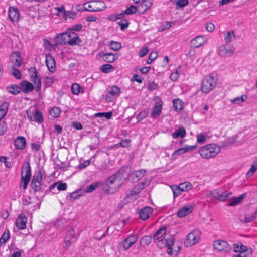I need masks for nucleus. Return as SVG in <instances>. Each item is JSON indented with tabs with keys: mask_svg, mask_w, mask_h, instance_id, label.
<instances>
[{
	"mask_svg": "<svg viewBox=\"0 0 257 257\" xmlns=\"http://www.w3.org/2000/svg\"><path fill=\"white\" fill-rule=\"evenodd\" d=\"M131 173V169L128 167H123L119 169L117 172V177L115 175L112 176L108 178L106 183L102 185V189L106 194H113L120 187L121 183H119L117 187L113 185V184L117 179L125 180L127 179Z\"/></svg>",
	"mask_w": 257,
	"mask_h": 257,
	"instance_id": "1",
	"label": "nucleus"
},
{
	"mask_svg": "<svg viewBox=\"0 0 257 257\" xmlns=\"http://www.w3.org/2000/svg\"><path fill=\"white\" fill-rule=\"evenodd\" d=\"M219 151V147L214 144H210L201 147L199 152L202 158L209 159L214 157Z\"/></svg>",
	"mask_w": 257,
	"mask_h": 257,
	"instance_id": "2",
	"label": "nucleus"
},
{
	"mask_svg": "<svg viewBox=\"0 0 257 257\" xmlns=\"http://www.w3.org/2000/svg\"><path fill=\"white\" fill-rule=\"evenodd\" d=\"M31 176V171L30 163L26 162L22 168L21 172V185L24 189L27 187Z\"/></svg>",
	"mask_w": 257,
	"mask_h": 257,
	"instance_id": "3",
	"label": "nucleus"
},
{
	"mask_svg": "<svg viewBox=\"0 0 257 257\" xmlns=\"http://www.w3.org/2000/svg\"><path fill=\"white\" fill-rule=\"evenodd\" d=\"M216 81L211 76H207L203 78L201 83V90L205 93L212 90L216 86Z\"/></svg>",
	"mask_w": 257,
	"mask_h": 257,
	"instance_id": "4",
	"label": "nucleus"
},
{
	"mask_svg": "<svg viewBox=\"0 0 257 257\" xmlns=\"http://www.w3.org/2000/svg\"><path fill=\"white\" fill-rule=\"evenodd\" d=\"M174 238L173 236L169 239H162L158 241L157 246L160 248L167 247L168 254L171 255L173 253L172 247L174 244Z\"/></svg>",
	"mask_w": 257,
	"mask_h": 257,
	"instance_id": "5",
	"label": "nucleus"
},
{
	"mask_svg": "<svg viewBox=\"0 0 257 257\" xmlns=\"http://www.w3.org/2000/svg\"><path fill=\"white\" fill-rule=\"evenodd\" d=\"M210 194L214 198L219 201H223L230 195L232 194L231 192H227L219 189H215L210 192Z\"/></svg>",
	"mask_w": 257,
	"mask_h": 257,
	"instance_id": "6",
	"label": "nucleus"
},
{
	"mask_svg": "<svg viewBox=\"0 0 257 257\" xmlns=\"http://www.w3.org/2000/svg\"><path fill=\"white\" fill-rule=\"evenodd\" d=\"M199 240L200 237L197 231L193 230L187 235L184 244L186 247L191 246L197 243Z\"/></svg>",
	"mask_w": 257,
	"mask_h": 257,
	"instance_id": "7",
	"label": "nucleus"
},
{
	"mask_svg": "<svg viewBox=\"0 0 257 257\" xmlns=\"http://www.w3.org/2000/svg\"><path fill=\"white\" fill-rule=\"evenodd\" d=\"M138 238V235L137 234H132L127 237L122 241L120 245L121 246L122 248L124 250H126L130 248L133 244H134Z\"/></svg>",
	"mask_w": 257,
	"mask_h": 257,
	"instance_id": "8",
	"label": "nucleus"
},
{
	"mask_svg": "<svg viewBox=\"0 0 257 257\" xmlns=\"http://www.w3.org/2000/svg\"><path fill=\"white\" fill-rule=\"evenodd\" d=\"M33 72L30 76L31 80L35 85L34 88L37 92H40L41 88V81L40 77L38 76L37 72L35 68H32Z\"/></svg>",
	"mask_w": 257,
	"mask_h": 257,
	"instance_id": "9",
	"label": "nucleus"
},
{
	"mask_svg": "<svg viewBox=\"0 0 257 257\" xmlns=\"http://www.w3.org/2000/svg\"><path fill=\"white\" fill-rule=\"evenodd\" d=\"M213 247L219 251H229L230 249V245L226 241L223 240H216L214 242Z\"/></svg>",
	"mask_w": 257,
	"mask_h": 257,
	"instance_id": "10",
	"label": "nucleus"
},
{
	"mask_svg": "<svg viewBox=\"0 0 257 257\" xmlns=\"http://www.w3.org/2000/svg\"><path fill=\"white\" fill-rule=\"evenodd\" d=\"M234 47H231L227 49L224 45L220 46L218 50V54L222 57H227L231 56L234 52Z\"/></svg>",
	"mask_w": 257,
	"mask_h": 257,
	"instance_id": "11",
	"label": "nucleus"
},
{
	"mask_svg": "<svg viewBox=\"0 0 257 257\" xmlns=\"http://www.w3.org/2000/svg\"><path fill=\"white\" fill-rule=\"evenodd\" d=\"M90 2L94 12L101 11L106 8V4L102 1L95 0Z\"/></svg>",
	"mask_w": 257,
	"mask_h": 257,
	"instance_id": "12",
	"label": "nucleus"
},
{
	"mask_svg": "<svg viewBox=\"0 0 257 257\" xmlns=\"http://www.w3.org/2000/svg\"><path fill=\"white\" fill-rule=\"evenodd\" d=\"M27 222V217L24 214L22 213L18 216L15 224L19 229H23L26 227V223Z\"/></svg>",
	"mask_w": 257,
	"mask_h": 257,
	"instance_id": "13",
	"label": "nucleus"
},
{
	"mask_svg": "<svg viewBox=\"0 0 257 257\" xmlns=\"http://www.w3.org/2000/svg\"><path fill=\"white\" fill-rule=\"evenodd\" d=\"M21 90L25 94L32 92L34 89V85L30 82L24 80L20 83Z\"/></svg>",
	"mask_w": 257,
	"mask_h": 257,
	"instance_id": "14",
	"label": "nucleus"
},
{
	"mask_svg": "<svg viewBox=\"0 0 257 257\" xmlns=\"http://www.w3.org/2000/svg\"><path fill=\"white\" fill-rule=\"evenodd\" d=\"M20 14L18 9L16 7H10L9 10V17L12 22L18 21L19 19Z\"/></svg>",
	"mask_w": 257,
	"mask_h": 257,
	"instance_id": "15",
	"label": "nucleus"
},
{
	"mask_svg": "<svg viewBox=\"0 0 257 257\" xmlns=\"http://www.w3.org/2000/svg\"><path fill=\"white\" fill-rule=\"evenodd\" d=\"M205 42L204 37L199 36L193 39L190 42V46L194 48H198L203 45Z\"/></svg>",
	"mask_w": 257,
	"mask_h": 257,
	"instance_id": "16",
	"label": "nucleus"
},
{
	"mask_svg": "<svg viewBox=\"0 0 257 257\" xmlns=\"http://www.w3.org/2000/svg\"><path fill=\"white\" fill-rule=\"evenodd\" d=\"M70 33H63L57 36L56 41L59 44H68L70 40Z\"/></svg>",
	"mask_w": 257,
	"mask_h": 257,
	"instance_id": "17",
	"label": "nucleus"
},
{
	"mask_svg": "<svg viewBox=\"0 0 257 257\" xmlns=\"http://www.w3.org/2000/svg\"><path fill=\"white\" fill-rule=\"evenodd\" d=\"M11 61L14 66L19 67L21 65V57L18 52H14L10 55Z\"/></svg>",
	"mask_w": 257,
	"mask_h": 257,
	"instance_id": "18",
	"label": "nucleus"
},
{
	"mask_svg": "<svg viewBox=\"0 0 257 257\" xmlns=\"http://www.w3.org/2000/svg\"><path fill=\"white\" fill-rule=\"evenodd\" d=\"M193 210V205H189L183 206L177 212V215L179 217H183L191 213Z\"/></svg>",
	"mask_w": 257,
	"mask_h": 257,
	"instance_id": "19",
	"label": "nucleus"
},
{
	"mask_svg": "<svg viewBox=\"0 0 257 257\" xmlns=\"http://www.w3.org/2000/svg\"><path fill=\"white\" fill-rule=\"evenodd\" d=\"M46 64L48 70L53 72L55 70V61L54 57L48 54L46 57Z\"/></svg>",
	"mask_w": 257,
	"mask_h": 257,
	"instance_id": "20",
	"label": "nucleus"
},
{
	"mask_svg": "<svg viewBox=\"0 0 257 257\" xmlns=\"http://www.w3.org/2000/svg\"><path fill=\"white\" fill-rule=\"evenodd\" d=\"M150 181V179H147L145 180L144 182H143L142 183H139L137 184L133 188V190H131V193L135 192L136 194H138L142 190L149 185ZM132 194H131V195H132Z\"/></svg>",
	"mask_w": 257,
	"mask_h": 257,
	"instance_id": "21",
	"label": "nucleus"
},
{
	"mask_svg": "<svg viewBox=\"0 0 257 257\" xmlns=\"http://www.w3.org/2000/svg\"><path fill=\"white\" fill-rule=\"evenodd\" d=\"M153 209L151 207L146 206L144 207L139 212V217L143 220L148 219L152 213Z\"/></svg>",
	"mask_w": 257,
	"mask_h": 257,
	"instance_id": "22",
	"label": "nucleus"
},
{
	"mask_svg": "<svg viewBox=\"0 0 257 257\" xmlns=\"http://www.w3.org/2000/svg\"><path fill=\"white\" fill-rule=\"evenodd\" d=\"M153 3V0H142L139 7L142 10V13H144L148 11L152 7Z\"/></svg>",
	"mask_w": 257,
	"mask_h": 257,
	"instance_id": "23",
	"label": "nucleus"
},
{
	"mask_svg": "<svg viewBox=\"0 0 257 257\" xmlns=\"http://www.w3.org/2000/svg\"><path fill=\"white\" fill-rule=\"evenodd\" d=\"M26 140L23 137H18L14 141L15 147L17 149H23L26 146Z\"/></svg>",
	"mask_w": 257,
	"mask_h": 257,
	"instance_id": "24",
	"label": "nucleus"
},
{
	"mask_svg": "<svg viewBox=\"0 0 257 257\" xmlns=\"http://www.w3.org/2000/svg\"><path fill=\"white\" fill-rule=\"evenodd\" d=\"M167 228L165 226H163L155 232L153 236V240L156 241L162 237L166 232Z\"/></svg>",
	"mask_w": 257,
	"mask_h": 257,
	"instance_id": "25",
	"label": "nucleus"
},
{
	"mask_svg": "<svg viewBox=\"0 0 257 257\" xmlns=\"http://www.w3.org/2000/svg\"><path fill=\"white\" fill-rule=\"evenodd\" d=\"M186 134L185 128L183 126H180L175 132L173 133L172 136L174 138H177L178 137L183 138L185 136Z\"/></svg>",
	"mask_w": 257,
	"mask_h": 257,
	"instance_id": "26",
	"label": "nucleus"
},
{
	"mask_svg": "<svg viewBox=\"0 0 257 257\" xmlns=\"http://www.w3.org/2000/svg\"><path fill=\"white\" fill-rule=\"evenodd\" d=\"M162 102L160 103H156L155 104V106L154 107L153 110L151 112V116L153 117H156L158 116L161 111L162 109Z\"/></svg>",
	"mask_w": 257,
	"mask_h": 257,
	"instance_id": "27",
	"label": "nucleus"
},
{
	"mask_svg": "<svg viewBox=\"0 0 257 257\" xmlns=\"http://www.w3.org/2000/svg\"><path fill=\"white\" fill-rule=\"evenodd\" d=\"M7 89L9 93L14 95H17L20 92L21 87L20 85L18 86L17 85H12L11 86H8Z\"/></svg>",
	"mask_w": 257,
	"mask_h": 257,
	"instance_id": "28",
	"label": "nucleus"
},
{
	"mask_svg": "<svg viewBox=\"0 0 257 257\" xmlns=\"http://www.w3.org/2000/svg\"><path fill=\"white\" fill-rule=\"evenodd\" d=\"M70 40L68 42V44L70 45H78L79 46H82V44L80 43H78L77 40L79 39V37L77 36V34L75 33H70Z\"/></svg>",
	"mask_w": 257,
	"mask_h": 257,
	"instance_id": "29",
	"label": "nucleus"
},
{
	"mask_svg": "<svg viewBox=\"0 0 257 257\" xmlns=\"http://www.w3.org/2000/svg\"><path fill=\"white\" fill-rule=\"evenodd\" d=\"M9 107L8 103L5 102L0 106V120L2 119L6 115Z\"/></svg>",
	"mask_w": 257,
	"mask_h": 257,
	"instance_id": "30",
	"label": "nucleus"
},
{
	"mask_svg": "<svg viewBox=\"0 0 257 257\" xmlns=\"http://www.w3.org/2000/svg\"><path fill=\"white\" fill-rule=\"evenodd\" d=\"M173 104L174 110L176 111H180L182 109L183 103L179 98L173 100Z\"/></svg>",
	"mask_w": 257,
	"mask_h": 257,
	"instance_id": "31",
	"label": "nucleus"
},
{
	"mask_svg": "<svg viewBox=\"0 0 257 257\" xmlns=\"http://www.w3.org/2000/svg\"><path fill=\"white\" fill-rule=\"evenodd\" d=\"M245 196V195L244 194H242L237 197L234 198L232 200L230 201L228 205L231 206L236 205L242 201Z\"/></svg>",
	"mask_w": 257,
	"mask_h": 257,
	"instance_id": "32",
	"label": "nucleus"
},
{
	"mask_svg": "<svg viewBox=\"0 0 257 257\" xmlns=\"http://www.w3.org/2000/svg\"><path fill=\"white\" fill-rule=\"evenodd\" d=\"M71 91L74 95H78L80 92H83L84 89L81 87L77 83H74L72 84L71 88Z\"/></svg>",
	"mask_w": 257,
	"mask_h": 257,
	"instance_id": "33",
	"label": "nucleus"
},
{
	"mask_svg": "<svg viewBox=\"0 0 257 257\" xmlns=\"http://www.w3.org/2000/svg\"><path fill=\"white\" fill-rule=\"evenodd\" d=\"M103 60L108 63H112L115 60V56L110 53H102Z\"/></svg>",
	"mask_w": 257,
	"mask_h": 257,
	"instance_id": "34",
	"label": "nucleus"
},
{
	"mask_svg": "<svg viewBox=\"0 0 257 257\" xmlns=\"http://www.w3.org/2000/svg\"><path fill=\"white\" fill-rule=\"evenodd\" d=\"M224 39H225V41L228 43L234 41L236 39V37L234 33V31H228L227 32L226 35L225 36Z\"/></svg>",
	"mask_w": 257,
	"mask_h": 257,
	"instance_id": "35",
	"label": "nucleus"
},
{
	"mask_svg": "<svg viewBox=\"0 0 257 257\" xmlns=\"http://www.w3.org/2000/svg\"><path fill=\"white\" fill-rule=\"evenodd\" d=\"M233 247L234 251L235 252L244 253L247 250V248L245 246L242 245V244H240V245L234 244L233 245Z\"/></svg>",
	"mask_w": 257,
	"mask_h": 257,
	"instance_id": "36",
	"label": "nucleus"
},
{
	"mask_svg": "<svg viewBox=\"0 0 257 257\" xmlns=\"http://www.w3.org/2000/svg\"><path fill=\"white\" fill-rule=\"evenodd\" d=\"M179 186L182 191H187L191 190L192 188L191 183L188 182L181 183L179 185Z\"/></svg>",
	"mask_w": 257,
	"mask_h": 257,
	"instance_id": "37",
	"label": "nucleus"
},
{
	"mask_svg": "<svg viewBox=\"0 0 257 257\" xmlns=\"http://www.w3.org/2000/svg\"><path fill=\"white\" fill-rule=\"evenodd\" d=\"M61 112L59 108L53 107L50 110V114L54 118H57L60 116Z\"/></svg>",
	"mask_w": 257,
	"mask_h": 257,
	"instance_id": "38",
	"label": "nucleus"
},
{
	"mask_svg": "<svg viewBox=\"0 0 257 257\" xmlns=\"http://www.w3.org/2000/svg\"><path fill=\"white\" fill-rule=\"evenodd\" d=\"M100 70L104 73H108L112 72L114 70V68L110 64H104L100 67Z\"/></svg>",
	"mask_w": 257,
	"mask_h": 257,
	"instance_id": "39",
	"label": "nucleus"
},
{
	"mask_svg": "<svg viewBox=\"0 0 257 257\" xmlns=\"http://www.w3.org/2000/svg\"><path fill=\"white\" fill-rule=\"evenodd\" d=\"M108 93L113 96H118L120 93V90L117 86L114 85L111 87Z\"/></svg>",
	"mask_w": 257,
	"mask_h": 257,
	"instance_id": "40",
	"label": "nucleus"
},
{
	"mask_svg": "<svg viewBox=\"0 0 257 257\" xmlns=\"http://www.w3.org/2000/svg\"><path fill=\"white\" fill-rule=\"evenodd\" d=\"M111 49L114 51H118L121 48V45L119 42L111 41L109 42Z\"/></svg>",
	"mask_w": 257,
	"mask_h": 257,
	"instance_id": "41",
	"label": "nucleus"
},
{
	"mask_svg": "<svg viewBox=\"0 0 257 257\" xmlns=\"http://www.w3.org/2000/svg\"><path fill=\"white\" fill-rule=\"evenodd\" d=\"M100 184V183H94L89 185L86 189L85 192L86 193L91 192L95 190Z\"/></svg>",
	"mask_w": 257,
	"mask_h": 257,
	"instance_id": "42",
	"label": "nucleus"
},
{
	"mask_svg": "<svg viewBox=\"0 0 257 257\" xmlns=\"http://www.w3.org/2000/svg\"><path fill=\"white\" fill-rule=\"evenodd\" d=\"M63 17L65 20H66L67 18L74 19L76 17V13L73 11H66L63 14Z\"/></svg>",
	"mask_w": 257,
	"mask_h": 257,
	"instance_id": "43",
	"label": "nucleus"
},
{
	"mask_svg": "<svg viewBox=\"0 0 257 257\" xmlns=\"http://www.w3.org/2000/svg\"><path fill=\"white\" fill-rule=\"evenodd\" d=\"M12 70H13V72L11 73V74L13 75L16 79H20L22 77V74L21 71L16 68L15 67H12Z\"/></svg>",
	"mask_w": 257,
	"mask_h": 257,
	"instance_id": "44",
	"label": "nucleus"
},
{
	"mask_svg": "<svg viewBox=\"0 0 257 257\" xmlns=\"http://www.w3.org/2000/svg\"><path fill=\"white\" fill-rule=\"evenodd\" d=\"M138 9V8L137 7L134 5H131L128 8L126 9L124 11V14H125V15L135 14L137 12Z\"/></svg>",
	"mask_w": 257,
	"mask_h": 257,
	"instance_id": "45",
	"label": "nucleus"
},
{
	"mask_svg": "<svg viewBox=\"0 0 257 257\" xmlns=\"http://www.w3.org/2000/svg\"><path fill=\"white\" fill-rule=\"evenodd\" d=\"M9 231L8 230H6L2 235L1 238H0V245L3 243H5L7 240L9 239Z\"/></svg>",
	"mask_w": 257,
	"mask_h": 257,
	"instance_id": "46",
	"label": "nucleus"
},
{
	"mask_svg": "<svg viewBox=\"0 0 257 257\" xmlns=\"http://www.w3.org/2000/svg\"><path fill=\"white\" fill-rule=\"evenodd\" d=\"M33 118L34 120L39 123L43 121V116L38 110L36 111L35 114L33 115Z\"/></svg>",
	"mask_w": 257,
	"mask_h": 257,
	"instance_id": "47",
	"label": "nucleus"
},
{
	"mask_svg": "<svg viewBox=\"0 0 257 257\" xmlns=\"http://www.w3.org/2000/svg\"><path fill=\"white\" fill-rule=\"evenodd\" d=\"M257 170V164H252L251 168L246 174L247 178H250Z\"/></svg>",
	"mask_w": 257,
	"mask_h": 257,
	"instance_id": "48",
	"label": "nucleus"
},
{
	"mask_svg": "<svg viewBox=\"0 0 257 257\" xmlns=\"http://www.w3.org/2000/svg\"><path fill=\"white\" fill-rule=\"evenodd\" d=\"M152 240V236L150 235L145 236L141 239V243L145 246L149 245Z\"/></svg>",
	"mask_w": 257,
	"mask_h": 257,
	"instance_id": "49",
	"label": "nucleus"
},
{
	"mask_svg": "<svg viewBox=\"0 0 257 257\" xmlns=\"http://www.w3.org/2000/svg\"><path fill=\"white\" fill-rule=\"evenodd\" d=\"M257 211L254 212L251 215L246 216L244 220L243 221L245 223H247L254 220L256 218Z\"/></svg>",
	"mask_w": 257,
	"mask_h": 257,
	"instance_id": "50",
	"label": "nucleus"
},
{
	"mask_svg": "<svg viewBox=\"0 0 257 257\" xmlns=\"http://www.w3.org/2000/svg\"><path fill=\"white\" fill-rule=\"evenodd\" d=\"M117 24L120 26L121 30H124L125 28H127L129 25V22L126 19H123Z\"/></svg>",
	"mask_w": 257,
	"mask_h": 257,
	"instance_id": "51",
	"label": "nucleus"
},
{
	"mask_svg": "<svg viewBox=\"0 0 257 257\" xmlns=\"http://www.w3.org/2000/svg\"><path fill=\"white\" fill-rule=\"evenodd\" d=\"M42 174L41 172H38L37 173L34 174L33 177V179L31 182H41L42 181Z\"/></svg>",
	"mask_w": 257,
	"mask_h": 257,
	"instance_id": "52",
	"label": "nucleus"
},
{
	"mask_svg": "<svg viewBox=\"0 0 257 257\" xmlns=\"http://www.w3.org/2000/svg\"><path fill=\"white\" fill-rule=\"evenodd\" d=\"M55 185L57 186V188L59 191H64L67 189V184L65 183H56L55 184L53 185L52 187H54Z\"/></svg>",
	"mask_w": 257,
	"mask_h": 257,
	"instance_id": "53",
	"label": "nucleus"
},
{
	"mask_svg": "<svg viewBox=\"0 0 257 257\" xmlns=\"http://www.w3.org/2000/svg\"><path fill=\"white\" fill-rule=\"evenodd\" d=\"M7 124L3 120H0V135H3L7 130Z\"/></svg>",
	"mask_w": 257,
	"mask_h": 257,
	"instance_id": "54",
	"label": "nucleus"
},
{
	"mask_svg": "<svg viewBox=\"0 0 257 257\" xmlns=\"http://www.w3.org/2000/svg\"><path fill=\"white\" fill-rule=\"evenodd\" d=\"M171 188L173 193L174 197L179 196L181 194V192H182L180 189L179 186L175 187L173 186Z\"/></svg>",
	"mask_w": 257,
	"mask_h": 257,
	"instance_id": "55",
	"label": "nucleus"
},
{
	"mask_svg": "<svg viewBox=\"0 0 257 257\" xmlns=\"http://www.w3.org/2000/svg\"><path fill=\"white\" fill-rule=\"evenodd\" d=\"M247 99V96L246 95H243L241 97H237L234 98L232 101L233 103L236 104H239L243 101H244Z\"/></svg>",
	"mask_w": 257,
	"mask_h": 257,
	"instance_id": "56",
	"label": "nucleus"
},
{
	"mask_svg": "<svg viewBox=\"0 0 257 257\" xmlns=\"http://www.w3.org/2000/svg\"><path fill=\"white\" fill-rule=\"evenodd\" d=\"M41 182H31V186L32 188L36 192L40 191L41 188Z\"/></svg>",
	"mask_w": 257,
	"mask_h": 257,
	"instance_id": "57",
	"label": "nucleus"
},
{
	"mask_svg": "<svg viewBox=\"0 0 257 257\" xmlns=\"http://www.w3.org/2000/svg\"><path fill=\"white\" fill-rule=\"evenodd\" d=\"M171 27V24L169 22H165L163 23L160 27L159 31L161 32L169 29Z\"/></svg>",
	"mask_w": 257,
	"mask_h": 257,
	"instance_id": "58",
	"label": "nucleus"
},
{
	"mask_svg": "<svg viewBox=\"0 0 257 257\" xmlns=\"http://www.w3.org/2000/svg\"><path fill=\"white\" fill-rule=\"evenodd\" d=\"M74 230L73 228H71L67 231L66 235L65 237L66 239L71 240L74 236Z\"/></svg>",
	"mask_w": 257,
	"mask_h": 257,
	"instance_id": "59",
	"label": "nucleus"
},
{
	"mask_svg": "<svg viewBox=\"0 0 257 257\" xmlns=\"http://www.w3.org/2000/svg\"><path fill=\"white\" fill-rule=\"evenodd\" d=\"M157 57V54L156 52H152L149 56V57L147 61V63L148 64H150Z\"/></svg>",
	"mask_w": 257,
	"mask_h": 257,
	"instance_id": "60",
	"label": "nucleus"
},
{
	"mask_svg": "<svg viewBox=\"0 0 257 257\" xmlns=\"http://www.w3.org/2000/svg\"><path fill=\"white\" fill-rule=\"evenodd\" d=\"M53 79L52 78L47 77H46V79L44 82V84L46 87H50L51 84L53 83Z\"/></svg>",
	"mask_w": 257,
	"mask_h": 257,
	"instance_id": "61",
	"label": "nucleus"
},
{
	"mask_svg": "<svg viewBox=\"0 0 257 257\" xmlns=\"http://www.w3.org/2000/svg\"><path fill=\"white\" fill-rule=\"evenodd\" d=\"M149 49L148 47H144L140 51L139 56L140 57H143L145 56L149 52Z\"/></svg>",
	"mask_w": 257,
	"mask_h": 257,
	"instance_id": "62",
	"label": "nucleus"
},
{
	"mask_svg": "<svg viewBox=\"0 0 257 257\" xmlns=\"http://www.w3.org/2000/svg\"><path fill=\"white\" fill-rule=\"evenodd\" d=\"M146 170L141 169L135 172V175L137 178H142L145 174Z\"/></svg>",
	"mask_w": 257,
	"mask_h": 257,
	"instance_id": "63",
	"label": "nucleus"
},
{
	"mask_svg": "<svg viewBox=\"0 0 257 257\" xmlns=\"http://www.w3.org/2000/svg\"><path fill=\"white\" fill-rule=\"evenodd\" d=\"M130 143V139H124L119 142V145L122 147H127L129 146Z\"/></svg>",
	"mask_w": 257,
	"mask_h": 257,
	"instance_id": "64",
	"label": "nucleus"
}]
</instances>
